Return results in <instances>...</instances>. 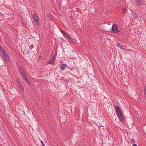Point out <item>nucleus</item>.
Wrapping results in <instances>:
<instances>
[{
	"mask_svg": "<svg viewBox=\"0 0 146 146\" xmlns=\"http://www.w3.org/2000/svg\"><path fill=\"white\" fill-rule=\"evenodd\" d=\"M115 111L117 115L119 118L120 121H124L123 115L121 112L120 109L118 106L115 107Z\"/></svg>",
	"mask_w": 146,
	"mask_h": 146,
	"instance_id": "1",
	"label": "nucleus"
},
{
	"mask_svg": "<svg viewBox=\"0 0 146 146\" xmlns=\"http://www.w3.org/2000/svg\"><path fill=\"white\" fill-rule=\"evenodd\" d=\"M55 56L54 54H52L50 57V59L47 61L48 64H52L55 62Z\"/></svg>",
	"mask_w": 146,
	"mask_h": 146,
	"instance_id": "2",
	"label": "nucleus"
},
{
	"mask_svg": "<svg viewBox=\"0 0 146 146\" xmlns=\"http://www.w3.org/2000/svg\"><path fill=\"white\" fill-rule=\"evenodd\" d=\"M112 29L113 33H116L120 31L119 30L117 25H113L112 26Z\"/></svg>",
	"mask_w": 146,
	"mask_h": 146,
	"instance_id": "3",
	"label": "nucleus"
},
{
	"mask_svg": "<svg viewBox=\"0 0 146 146\" xmlns=\"http://www.w3.org/2000/svg\"><path fill=\"white\" fill-rule=\"evenodd\" d=\"M131 19L133 20H135L137 18V15L135 12L132 11L131 13Z\"/></svg>",
	"mask_w": 146,
	"mask_h": 146,
	"instance_id": "4",
	"label": "nucleus"
},
{
	"mask_svg": "<svg viewBox=\"0 0 146 146\" xmlns=\"http://www.w3.org/2000/svg\"><path fill=\"white\" fill-rule=\"evenodd\" d=\"M33 17L36 23L38 25L39 23L38 17L36 14H34L33 15Z\"/></svg>",
	"mask_w": 146,
	"mask_h": 146,
	"instance_id": "5",
	"label": "nucleus"
},
{
	"mask_svg": "<svg viewBox=\"0 0 146 146\" xmlns=\"http://www.w3.org/2000/svg\"><path fill=\"white\" fill-rule=\"evenodd\" d=\"M19 71L22 76H24V75L25 74V72L24 71L22 67H20L19 68Z\"/></svg>",
	"mask_w": 146,
	"mask_h": 146,
	"instance_id": "6",
	"label": "nucleus"
},
{
	"mask_svg": "<svg viewBox=\"0 0 146 146\" xmlns=\"http://www.w3.org/2000/svg\"><path fill=\"white\" fill-rule=\"evenodd\" d=\"M68 66L66 64H63L60 66V68L61 70H63L64 69Z\"/></svg>",
	"mask_w": 146,
	"mask_h": 146,
	"instance_id": "7",
	"label": "nucleus"
},
{
	"mask_svg": "<svg viewBox=\"0 0 146 146\" xmlns=\"http://www.w3.org/2000/svg\"><path fill=\"white\" fill-rule=\"evenodd\" d=\"M23 78L25 79V81L27 83H29V81L27 78V76L25 74L24 76H22Z\"/></svg>",
	"mask_w": 146,
	"mask_h": 146,
	"instance_id": "8",
	"label": "nucleus"
},
{
	"mask_svg": "<svg viewBox=\"0 0 146 146\" xmlns=\"http://www.w3.org/2000/svg\"><path fill=\"white\" fill-rule=\"evenodd\" d=\"M18 83L19 87L21 88L22 90L23 91L24 90V88L23 87V86L22 85V84H21V82L19 81H18Z\"/></svg>",
	"mask_w": 146,
	"mask_h": 146,
	"instance_id": "9",
	"label": "nucleus"
},
{
	"mask_svg": "<svg viewBox=\"0 0 146 146\" xmlns=\"http://www.w3.org/2000/svg\"><path fill=\"white\" fill-rule=\"evenodd\" d=\"M61 32L63 36L65 37H66V36L68 35V34L66 32L63 31H61Z\"/></svg>",
	"mask_w": 146,
	"mask_h": 146,
	"instance_id": "10",
	"label": "nucleus"
},
{
	"mask_svg": "<svg viewBox=\"0 0 146 146\" xmlns=\"http://www.w3.org/2000/svg\"><path fill=\"white\" fill-rule=\"evenodd\" d=\"M135 2L138 5H140L141 3L140 0H135Z\"/></svg>",
	"mask_w": 146,
	"mask_h": 146,
	"instance_id": "11",
	"label": "nucleus"
},
{
	"mask_svg": "<svg viewBox=\"0 0 146 146\" xmlns=\"http://www.w3.org/2000/svg\"><path fill=\"white\" fill-rule=\"evenodd\" d=\"M117 45L121 49H123V46L121 45L119 43H117Z\"/></svg>",
	"mask_w": 146,
	"mask_h": 146,
	"instance_id": "12",
	"label": "nucleus"
},
{
	"mask_svg": "<svg viewBox=\"0 0 146 146\" xmlns=\"http://www.w3.org/2000/svg\"><path fill=\"white\" fill-rule=\"evenodd\" d=\"M66 37H67L71 41V40H72V38L68 34V35L66 36Z\"/></svg>",
	"mask_w": 146,
	"mask_h": 146,
	"instance_id": "13",
	"label": "nucleus"
},
{
	"mask_svg": "<svg viewBox=\"0 0 146 146\" xmlns=\"http://www.w3.org/2000/svg\"><path fill=\"white\" fill-rule=\"evenodd\" d=\"M34 46H33V45H31L29 47L30 48V49H31L32 48H34Z\"/></svg>",
	"mask_w": 146,
	"mask_h": 146,
	"instance_id": "14",
	"label": "nucleus"
},
{
	"mask_svg": "<svg viewBox=\"0 0 146 146\" xmlns=\"http://www.w3.org/2000/svg\"><path fill=\"white\" fill-rule=\"evenodd\" d=\"M123 9V13H124L125 12L126 9Z\"/></svg>",
	"mask_w": 146,
	"mask_h": 146,
	"instance_id": "15",
	"label": "nucleus"
},
{
	"mask_svg": "<svg viewBox=\"0 0 146 146\" xmlns=\"http://www.w3.org/2000/svg\"><path fill=\"white\" fill-rule=\"evenodd\" d=\"M40 142L42 144V146H45V145H44V143L42 141H40Z\"/></svg>",
	"mask_w": 146,
	"mask_h": 146,
	"instance_id": "16",
	"label": "nucleus"
},
{
	"mask_svg": "<svg viewBox=\"0 0 146 146\" xmlns=\"http://www.w3.org/2000/svg\"><path fill=\"white\" fill-rule=\"evenodd\" d=\"M131 142H132V144H133V142H134V143H135V141L134 139H132V140H131Z\"/></svg>",
	"mask_w": 146,
	"mask_h": 146,
	"instance_id": "17",
	"label": "nucleus"
},
{
	"mask_svg": "<svg viewBox=\"0 0 146 146\" xmlns=\"http://www.w3.org/2000/svg\"><path fill=\"white\" fill-rule=\"evenodd\" d=\"M133 146H137V145L136 144H135L133 145Z\"/></svg>",
	"mask_w": 146,
	"mask_h": 146,
	"instance_id": "18",
	"label": "nucleus"
},
{
	"mask_svg": "<svg viewBox=\"0 0 146 146\" xmlns=\"http://www.w3.org/2000/svg\"><path fill=\"white\" fill-rule=\"evenodd\" d=\"M144 89L145 90V91H146V85H145V86L144 88Z\"/></svg>",
	"mask_w": 146,
	"mask_h": 146,
	"instance_id": "19",
	"label": "nucleus"
},
{
	"mask_svg": "<svg viewBox=\"0 0 146 146\" xmlns=\"http://www.w3.org/2000/svg\"><path fill=\"white\" fill-rule=\"evenodd\" d=\"M145 94H146V90L145 91Z\"/></svg>",
	"mask_w": 146,
	"mask_h": 146,
	"instance_id": "20",
	"label": "nucleus"
},
{
	"mask_svg": "<svg viewBox=\"0 0 146 146\" xmlns=\"http://www.w3.org/2000/svg\"><path fill=\"white\" fill-rule=\"evenodd\" d=\"M66 82H68V81H66Z\"/></svg>",
	"mask_w": 146,
	"mask_h": 146,
	"instance_id": "21",
	"label": "nucleus"
},
{
	"mask_svg": "<svg viewBox=\"0 0 146 146\" xmlns=\"http://www.w3.org/2000/svg\"><path fill=\"white\" fill-rule=\"evenodd\" d=\"M66 82H68V81H66Z\"/></svg>",
	"mask_w": 146,
	"mask_h": 146,
	"instance_id": "22",
	"label": "nucleus"
},
{
	"mask_svg": "<svg viewBox=\"0 0 146 146\" xmlns=\"http://www.w3.org/2000/svg\"><path fill=\"white\" fill-rule=\"evenodd\" d=\"M66 82H68V81H66Z\"/></svg>",
	"mask_w": 146,
	"mask_h": 146,
	"instance_id": "23",
	"label": "nucleus"
}]
</instances>
